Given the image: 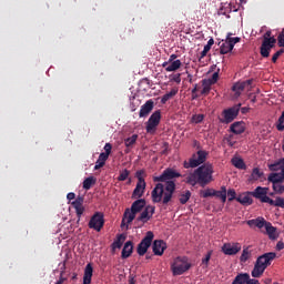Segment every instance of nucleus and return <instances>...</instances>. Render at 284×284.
<instances>
[{
    "mask_svg": "<svg viewBox=\"0 0 284 284\" xmlns=\"http://www.w3.org/2000/svg\"><path fill=\"white\" fill-rule=\"evenodd\" d=\"M213 174L214 166L212 163L207 162L195 169L194 172L190 173L184 181L187 183V185H192V187H194V185L205 187V185H210V183H212Z\"/></svg>",
    "mask_w": 284,
    "mask_h": 284,
    "instance_id": "f03ea898",
    "label": "nucleus"
},
{
    "mask_svg": "<svg viewBox=\"0 0 284 284\" xmlns=\"http://www.w3.org/2000/svg\"><path fill=\"white\" fill-rule=\"evenodd\" d=\"M230 132H232L233 134H243V132H245V122H234L230 126Z\"/></svg>",
    "mask_w": 284,
    "mask_h": 284,
    "instance_id": "b1692460",
    "label": "nucleus"
},
{
    "mask_svg": "<svg viewBox=\"0 0 284 284\" xmlns=\"http://www.w3.org/2000/svg\"><path fill=\"white\" fill-rule=\"evenodd\" d=\"M152 241H154V233L152 231H148L144 239L138 245L139 256H145V254H148V250H150Z\"/></svg>",
    "mask_w": 284,
    "mask_h": 284,
    "instance_id": "9d476101",
    "label": "nucleus"
},
{
    "mask_svg": "<svg viewBox=\"0 0 284 284\" xmlns=\"http://www.w3.org/2000/svg\"><path fill=\"white\" fill-rule=\"evenodd\" d=\"M240 251H241V243H233V244L225 243L222 246V252L226 256H234V255L239 254Z\"/></svg>",
    "mask_w": 284,
    "mask_h": 284,
    "instance_id": "4468645a",
    "label": "nucleus"
},
{
    "mask_svg": "<svg viewBox=\"0 0 284 284\" xmlns=\"http://www.w3.org/2000/svg\"><path fill=\"white\" fill-rule=\"evenodd\" d=\"M144 174H145V171L143 170L136 171L135 176L138 179V183H141V181H145V179H143Z\"/></svg>",
    "mask_w": 284,
    "mask_h": 284,
    "instance_id": "603ef678",
    "label": "nucleus"
},
{
    "mask_svg": "<svg viewBox=\"0 0 284 284\" xmlns=\"http://www.w3.org/2000/svg\"><path fill=\"white\" fill-rule=\"evenodd\" d=\"M103 225H105L103 213L101 212L94 213L89 222L90 230H95V232H101V230H103Z\"/></svg>",
    "mask_w": 284,
    "mask_h": 284,
    "instance_id": "f8f14e48",
    "label": "nucleus"
},
{
    "mask_svg": "<svg viewBox=\"0 0 284 284\" xmlns=\"http://www.w3.org/2000/svg\"><path fill=\"white\" fill-rule=\"evenodd\" d=\"M232 165H234V168H237V170H245V162L241 158H233Z\"/></svg>",
    "mask_w": 284,
    "mask_h": 284,
    "instance_id": "f704fd0d",
    "label": "nucleus"
},
{
    "mask_svg": "<svg viewBox=\"0 0 284 284\" xmlns=\"http://www.w3.org/2000/svg\"><path fill=\"white\" fill-rule=\"evenodd\" d=\"M97 184V178L89 176L83 181V190H91L92 185Z\"/></svg>",
    "mask_w": 284,
    "mask_h": 284,
    "instance_id": "72a5a7b5",
    "label": "nucleus"
},
{
    "mask_svg": "<svg viewBox=\"0 0 284 284\" xmlns=\"http://www.w3.org/2000/svg\"><path fill=\"white\" fill-rule=\"evenodd\" d=\"M239 112H241V103L225 109L222 111V116L220 118V123H232L236 116H239Z\"/></svg>",
    "mask_w": 284,
    "mask_h": 284,
    "instance_id": "0eeeda50",
    "label": "nucleus"
},
{
    "mask_svg": "<svg viewBox=\"0 0 284 284\" xmlns=\"http://www.w3.org/2000/svg\"><path fill=\"white\" fill-rule=\"evenodd\" d=\"M237 203H241V205H252L254 203V200L252 199V192L242 193L236 197Z\"/></svg>",
    "mask_w": 284,
    "mask_h": 284,
    "instance_id": "4be33fe9",
    "label": "nucleus"
},
{
    "mask_svg": "<svg viewBox=\"0 0 284 284\" xmlns=\"http://www.w3.org/2000/svg\"><path fill=\"white\" fill-rule=\"evenodd\" d=\"M178 58H179V55H176L174 53L171 54L170 58H169V63H172V62L176 61Z\"/></svg>",
    "mask_w": 284,
    "mask_h": 284,
    "instance_id": "0e129e2a",
    "label": "nucleus"
},
{
    "mask_svg": "<svg viewBox=\"0 0 284 284\" xmlns=\"http://www.w3.org/2000/svg\"><path fill=\"white\" fill-rule=\"evenodd\" d=\"M236 43H241V38H232L231 33H229L226 40L222 41V43H219L220 54H229V52H232V50H234V45H236Z\"/></svg>",
    "mask_w": 284,
    "mask_h": 284,
    "instance_id": "6e6552de",
    "label": "nucleus"
},
{
    "mask_svg": "<svg viewBox=\"0 0 284 284\" xmlns=\"http://www.w3.org/2000/svg\"><path fill=\"white\" fill-rule=\"evenodd\" d=\"M270 192L268 187L257 186L254 191L251 192V196L261 201V203H273L272 199L267 196Z\"/></svg>",
    "mask_w": 284,
    "mask_h": 284,
    "instance_id": "9b49d317",
    "label": "nucleus"
},
{
    "mask_svg": "<svg viewBox=\"0 0 284 284\" xmlns=\"http://www.w3.org/2000/svg\"><path fill=\"white\" fill-rule=\"evenodd\" d=\"M170 81H173L174 83H181V73L170 74L169 75Z\"/></svg>",
    "mask_w": 284,
    "mask_h": 284,
    "instance_id": "a18cd8bd",
    "label": "nucleus"
},
{
    "mask_svg": "<svg viewBox=\"0 0 284 284\" xmlns=\"http://www.w3.org/2000/svg\"><path fill=\"white\" fill-rule=\"evenodd\" d=\"M277 42L280 48H284V31L278 34Z\"/></svg>",
    "mask_w": 284,
    "mask_h": 284,
    "instance_id": "864d4df0",
    "label": "nucleus"
},
{
    "mask_svg": "<svg viewBox=\"0 0 284 284\" xmlns=\"http://www.w3.org/2000/svg\"><path fill=\"white\" fill-rule=\"evenodd\" d=\"M154 212H156L155 206H145V209L141 212L140 216L138 217V221H141L142 223H148V221H150V219L154 216Z\"/></svg>",
    "mask_w": 284,
    "mask_h": 284,
    "instance_id": "2eb2a0df",
    "label": "nucleus"
},
{
    "mask_svg": "<svg viewBox=\"0 0 284 284\" xmlns=\"http://www.w3.org/2000/svg\"><path fill=\"white\" fill-rule=\"evenodd\" d=\"M276 250H277V252H281V250H284V242L283 241L277 242Z\"/></svg>",
    "mask_w": 284,
    "mask_h": 284,
    "instance_id": "bf43d9fd",
    "label": "nucleus"
},
{
    "mask_svg": "<svg viewBox=\"0 0 284 284\" xmlns=\"http://www.w3.org/2000/svg\"><path fill=\"white\" fill-rule=\"evenodd\" d=\"M281 54H284V49H280L277 52L273 54L272 57L273 63H276V61H278V57H281Z\"/></svg>",
    "mask_w": 284,
    "mask_h": 284,
    "instance_id": "3c124183",
    "label": "nucleus"
},
{
    "mask_svg": "<svg viewBox=\"0 0 284 284\" xmlns=\"http://www.w3.org/2000/svg\"><path fill=\"white\" fill-rule=\"evenodd\" d=\"M276 128H277L278 132H283V130H284V112H282V115L278 118Z\"/></svg>",
    "mask_w": 284,
    "mask_h": 284,
    "instance_id": "79ce46f5",
    "label": "nucleus"
},
{
    "mask_svg": "<svg viewBox=\"0 0 284 284\" xmlns=\"http://www.w3.org/2000/svg\"><path fill=\"white\" fill-rule=\"evenodd\" d=\"M214 196L216 199H221L222 203H225V201H227V189L225 186H221L220 191H214Z\"/></svg>",
    "mask_w": 284,
    "mask_h": 284,
    "instance_id": "7c9ffc66",
    "label": "nucleus"
},
{
    "mask_svg": "<svg viewBox=\"0 0 284 284\" xmlns=\"http://www.w3.org/2000/svg\"><path fill=\"white\" fill-rule=\"evenodd\" d=\"M128 176H130V171H128V169H124L122 172H120L118 181H128Z\"/></svg>",
    "mask_w": 284,
    "mask_h": 284,
    "instance_id": "37998d69",
    "label": "nucleus"
},
{
    "mask_svg": "<svg viewBox=\"0 0 284 284\" xmlns=\"http://www.w3.org/2000/svg\"><path fill=\"white\" fill-rule=\"evenodd\" d=\"M161 123V110L154 111L149 120L145 123V130L148 134H154L156 132V128H159V124Z\"/></svg>",
    "mask_w": 284,
    "mask_h": 284,
    "instance_id": "1a4fd4ad",
    "label": "nucleus"
},
{
    "mask_svg": "<svg viewBox=\"0 0 284 284\" xmlns=\"http://www.w3.org/2000/svg\"><path fill=\"white\" fill-rule=\"evenodd\" d=\"M215 190L214 189H206L202 192H200V196H202V199H210V196H214Z\"/></svg>",
    "mask_w": 284,
    "mask_h": 284,
    "instance_id": "a19ab883",
    "label": "nucleus"
},
{
    "mask_svg": "<svg viewBox=\"0 0 284 284\" xmlns=\"http://www.w3.org/2000/svg\"><path fill=\"white\" fill-rule=\"evenodd\" d=\"M210 258H212V251H209L205 257L202 260V265H205V267H207V265L210 264Z\"/></svg>",
    "mask_w": 284,
    "mask_h": 284,
    "instance_id": "8fccbe9b",
    "label": "nucleus"
},
{
    "mask_svg": "<svg viewBox=\"0 0 284 284\" xmlns=\"http://www.w3.org/2000/svg\"><path fill=\"white\" fill-rule=\"evenodd\" d=\"M190 199H192V192L190 191H185L184 193L180 194V203L181 205H185V203H187V201H190Z\"/></svg>",
    "mask_w": 284,
    "mask_h": 284,
    "instance_id": "e433bc0d",
    "label": "nucleus"
},
{
    "mask_svg": "<svg viewBox=\"0 0 284 284\" xmlns=\"http://www.w3.org/2000/svg\"><path fill=\"white\" fill-rule=\"evenodd\" d=\"M268 205H273L274 207H282V210H284V197H276L275 200H272Z\"/></svg>",
    "mask_w": 284,
    "mask_h": 284,
    "instance_id": "ea45409f",
    "label": "nucleus"
},
{
    "mask_svg": "<svg viewBox=\"0 0 284 284\" xmlns=\"http://www.w3.org/2000/svg\"><path fill=\"white\" fill-rule=\"evenodd\" d=\"M205 45L209 47V49L212 50V47L214 45V39L211 38Z\"/></svg>",
    "mask_w": 284,
    "mask_h": 284,
    "instance_id": "69168bd1",
    "label": "nucleus"
},
{
    "mask_svg": "<svg viewBox=\"0 0 284 284\" xmlns=\"http://www.w3.org/2000/svg\"><path fill=\"white\" fill-rule=\"evenodd\" d=\"M108 156L105 155V153H100L97 163H101L103 166L105 165V161H108Z\"/></svg>",
    "mask_w": 284,
    "mask_h": 284,
    "instance_id": "de8ad7c7",
    "label": "nucleus"
},
{
    "mask_svg": "<svg viewBox=\"0 0 284 284\" xmlns=\"http://www.w3.org/2000/svg\"><path fill=\"white\" fill-rule=\"evenodd\" d=\"M190 267H192V264L187 262L186 256H178L171 264V272L173 276H181L185 274V272H187Z\"/></svg>",
    "mask_w": 284,
    "mask_h": 284,
    "instance_id": "20e7f679",
    "label": "nucleus"
},
{
    "mask_svg": "<svg viewBox=\"0 0 284 284\" xmlns=\"http://www.w3.org/2000/svg\"><path fill=\"white\" fill-rule=\"evenodd\" d=\"M123 243H125V235L124 234H119L116 236V240L112 243L111 247L112 250H121L123 247Z\"/></svg>",
    "mask_w": 284,
    "mask_h": 284,
    "instance_id": "cd10ccee",
    "label": "nucleus"
},
{
    "mask_svg": "<svg viewBox=\"0 0 284 284\" xmlns=\"http://www.w3.org/2000/svg\"><path fill=\"white\" fill-rule=\"evenodd\" d=\"M210 90H211L210 85H204L201 91V94H204V95L210 94Z\"/></svg>",
    "mask_w": 284,
    "mask_h": 284,
    "instance_id": "13d9d810",
    "label": "nucleus"
},
{
    "mask_svg": "<svg viewBox=\"0 0 284 284\" xmlns=\"http://www.w3.org/2000/svg\"><path fill=\"white\" fill-rule=\"evenodd\" d=\"M246 284H261V283L258 282V280L250 278V276H248V280H247Z\"/></svg>",
    "mask_w": 284,
    "mask_h": 284,
    "instance_id": "e2e57ef3",
    "label": "nucleus"
},
{
    "mask_svg": "<svg viewBox=\"0 0 284 284\" xmlns=\"http://www.w3.org/2000/svg\"><path fill=\"white\" fill-rule=\"evenodd\" d=\"M171 99L172 97H176V94H179V89L178 88H173L171 89V91L169 93H166Z\"/></svg>",
    "mask_w": 284,
    "mask_h": 284,
    "instance_id": "6e6d98bb",
    "label": "nucleus"
},
{
    "mask_svg": "<svg viewBox=\"0 0 284 284\" xmlns=\"http://www.w3.org/2000/svg\"><path fill=\"white\" fill-rule=\"evenodd\" d=\"M203 119H205V115L203 114H195L192 116L193 123H203Z\"/></svg>",
    "mask_w": 284,
    "mask_h": 284,
    "instance_id": "49530a36",
    "label": "nucleus"
},
{
    "mask_svg": "<svg viewBox=\"0 0 284 284\" xmlns=\"http://www.w3.org/2000/svg\"><path fill=\"white\" fill-rule=\"evenodd\" d=\"M145 181L140 180V182L136 183L135 189L132 193V199H141L143 194H145Z\"/></svg>",
    "mask_w": 284,
    "mask_h": 284,
    "instance_id": "412c9836",
    "label": "nucleus"
},
{
    "mask_svg": "<svg viewBox=\"0 0 284 284\" xmlns=\"http://www.w3.org/2000/svg\"><path fill=\"white\" fill-rule=\"evenodd\" d=\"M174 179H181V173L172 168L165 169L160 176H155L153 181L158 183L151 192L153 203H163L168 205L176 192V183ZM165 183V185H163Z\"/></svg>",
    "mask_w": 284,
    "mask_h": 284,
    "instance_id": "f257e3e1",
    "label": "nucleus"
},
{
    "mask_svg": "<svg viewBox=\"0 0 284 284\" xmlns=\"http://www.w3.org/2000/svg\"><path fill=\"white\" fill-rule=\"evenodd\" d=\"M268 170L271 172H280V176L284 179V158L268 164Z\"/></svg>",
    "mask_w": 284,
    "mask_h": 284,
    "instance_id": "aec40b11",
    "label": "nucleus"
},
{
    "mask_svg": "<svg viewBox=\"0 0 284 284\" xmlns=\"http://www.w3.org/2000/svg\"><path fill=\"white\" fill-rule=\"evenodd\" d=\"M210 81L211 83H216L219 81V72H214Z\"/></svg>",
    "mask_w": 284,
    "mask_h": 284,
    "instance_id": "4d7b16f0",
    "label": "nucleus"
},
{
    "mask_svg": "<svg viewBox=\"0 0 284 284\" xmlns=\"http://www.w3.org/2000/svg\"><path fill=\"white\" fill-rule=\"evenodd\" d=\"M277 172L278 173H271L268 175V181L273 184H278L284 180L283 175H281V171H277Z\"/></svg>",
    "mask_w": 284,
    "mask_h": 284,
    "instance_id": "2f4dec72",
    "label": "nucleus"
},
{
    "mask_svg": "<svg viewBox=\"0 0 284 284\" xmlns=\"http://www.w3.org/2000/svg\"><path fill=\"white\" fill-rule=\"evenodd\" d=\"M240 110H241L242 114H247V112H250L248 106H243V108L240 106Z\"/></svg>",
    "mask_w": 284,
    "mask_h": 284,
    "instance_id": "338daca9",
    "label": "nucleus"
},
{
    "mask_svg": "<svg viewBox=\"0 0 284 284\" xmlns=\"http://www.w3.org/2000/svg\"><path fill=\"white\" fill-rule=\"evenodd\" d=\"M102 154L106 155L108 158H110V154H112V144L106 143L104 145V152H102Z\"/></svg>",
    "mask_w": 284,
    "mask_h": 284,
    "instance_id": "09e8293b",
    "label": "nucleus"
},
{
    "mask_svg": "<svg viewBox=\"0 0 284 284\" xmlns=\"http://www.w3.org/2000/svg\"><path fill=\"white\" fill-rule=\"evenodd\" d=\"M152 250L155 256H163V253L168 250V244L163 240H155Z\"/></svg>",
    "mask_w": 284,
    "mask_h": 284,
    "instance_id": "a211bd4d",
    "label": "nucleus"
},
{
    "mask_svg": "<svg viewBox=\"0 0 284 284\" xmlns=\"http://www.w3.org/2000/svg\"><path fill=\"white\" fill-rule=\"evenodd\" d=\"M264 272H265V266H260V264L255 263L251 275L253 276V278H261Z\"/></svg>",
    "mask_w": 284,
    "mask_h": 284,
    "instance_id": "c756f323",
    "label": "nucleus"
},
{
    "mask_svg": "<svg viewBox=\"0 0 284 284\" xmlns=\"http://www.w3.org/2000/svg\"><path fill=\"white\" fill-rule=\"evenodd\" d=\"M264 272H265V266H260V264L255 263L251 275L253 276V278H261Z\"/></svg>",
    "mask_w": 284,
    "mask_h": 284,
    "instance_id": "c85d7f7f",
    "label": "nucleus"
},
{
    "mask_svg": "<svg viewBox=\"0 0 284 284\" xmlns=\"http://www.w3.org/2000/svg\"><path fill=\"white\" fill-rule=\"evenodd\" d=\"M209 154L210 153L205 150L197 151L195 154L192 155L189 162H184V168L189 170V168H199V165H203V163L207 161Z\"/></svg>",
    "mask_w": 284,
    "mask_h": 284,
    "instance_id": "39448f33",
    "label": "nucleus"
},
{
    "mask_svg": "<svg viewBox=\"0 0 284 284\" xmlns=\"http://www.w3.org/2000/svg\"><path fill=\"white\" fill-rule=\"evenodd\" d=\"M273 190H274V192H283V191L281 190V185H277V186H276V184H273Z\"/></svg>",
    "mask_w": 284,
    "mask_h": 284,
    "instance_id": "774afa93",
    "label": "nucleus"
},
{
    "mask_svg": "<svg viewBox=\"0 0 284 284\" xmlns=\"http://www.w3.org/2000/svg\"><path fill=\"white\" fill-rule=\"evenodd\" d=\"M274 258H276V253H265L262 256L257 257L256 260V264L264 267V270H267L268 265H272V261H274Z\"/></svg>",
    "mask_w": 284,
    "mask_h": 284,
    "instance_id": "ddd939ff",
    "label": "nucleus"
},
{
    "mask_svg": "<svg viewBox=\"0 0 284 284\" xmlns=\"http://www.w3.org/2000/svg\"><path fill=\"white\" fill-rule=\"evenodd\" d=\"M143 207H145V199H139L134 201L131 205V209H126L124 211L121 227H128V225H130V223L136 219V214L143 211Z\"/></svg>",
    "mask_w": 284,
    "mask_h": 284,
    "instance_id": "7ed1b4c3",
    "label": "nucleus"
},
{
    "mask_svg": "<svg viewBox=\"0 0 284 284\" xmlns=\"http://www.w3.org/2000/svg\"><path fill=\"white\" fill-rule=\"evenodd\" d=\"M136 139H139L138 134H133L132 136L126 138L124 140L125 148H134V143H136Z\"/></svg>",
    "mask_w": 284,
    "mask_h": 284,
    "instance_id": "c9c22d12",
    "label": "nucleus"
},
{
    "mask_svg": "<svg viewBox=\"0 0 284 284\" xmlns=\"http://www.w3.org/2000/svg\"><path fill=\"white\" fill-rule=\"evenodd\" d=\"M265 230L271 241H276V239H278V233L276 232V227H274L270 222L266 224Z\"/></svg>",
    "mask_w": 284,
    "mask_h": 284,
    "instance_id": "bb28decb",
    "label": "nucleus"
},
{
    "mask_svg": "<svg viewBox=\"0 0 284 284\" xmlns=\"http://www.w3.org/2000/svg\"><path fill=\"white\" fill-rule=\"evenodd\" d=\"M252 181H258V179H263V171L258 168H254L251 174Z\"/></svg>",
    "mask_w": 284,
    "mask_h": 284,
    "instance_id": "58836bf2",
    "label": "nucleus"
},
{
    "mask_svg": "<svg viewBox=\"0 0 284 284\" xmlns=\"http://www.w3.org/2000/svg\"><path fill=\"white\" fill-rule=\"evenodd\" d=\"M271 37H272V31H266L264 36V41L262 42L261 50H260L261 55L264 59H267V57H270V52L272 51V48H274V45L276 44V39Z\"/></svg>",
    "mask_w": 284,
    "mask_h": 284,
    "instance_id": "423d86ee",
    "label": "nucleus"
},
{
    "mask_svg": "<svg viewBox=\"0 0 284 284\" xmlns=\"http://www.w3.org/2000/svg\"><path fill=\"white\" fill-rule=\"evenodd\" d=\"M227 196H229V201L232 202V201H236V199L239 196H236V191L234 189H230L227 192H226Z\"/></svg>",
    "mask_w": 284,
    "mask_h": 284,
    "instance_id": "c03bdc74",
    "label": "nucleus"
},
{
    "mask_svg": "<svg viewBox=\"0 0 284 284\" xmlns=\"http://www.w3.org/2000/svg\"><path fill=\"white\" fill-rule=\"evenodd\" d=\"M93 274H94V268L92 267V264L91 263L87 264L84 268L83 284H91Z\"/></svg>",
    "mask_w": 284,
    "mask_h": 284,
    "instance_id": "5701e85b",
    "label": "nucleus"
},
{
    "mask_svg": "<svg viewBox=\"0 0 284 284\" xmlns=\"http://www.w3.org/2000/svg\"><path fill=\"white\" fill-rule=\"evenodd\" d=\"M132 252H134V244L132 241L125 242L123 248H122V258H130L132 256Z\"/></svg>",
    "mask_w": 284,
    "mask_h": 284,
    "instance_id": "393cba45",
    "label": "nucleus"
},
{
    "mask_svg": "<svg viewBox=\"0 0 284 284\" xmlns=\"http://www.w3.org/2000/svg\"><path fill=\"white\" fill-rule=\"evenodd\" d=\"M181 65H183L181 60H175L173 62H170L169 67H166V72H176V70H179Z\"/></svg>",
    "mask_w": 284,
    "mask_h": 284,
    "instance_id": "473e14b6",
    "label": "nucleus"
},
{
    "mask_svg": "<svg viewBox=\"0 0 284 284\" xmlns=\"http://www.w3.org/2000/svg\"><path fill=\"white\" fill-rule=\"evenodd\" d=\"M83 196L79 195L72 203V207H74L78 219H81L83 216V213L85 212V207H83Z\"/></svg>",
    "mask_w": 284,
    "mask_h": 284,
    "instance_id": "6ab92c4d",
    "label": "nucleus"
},
{
    "mask_svg": "<svg viewBox=\"0 0 284 284\" xmlns=\"http://www.w3.org/2000/svg\"><path fill=\"white\" fill-rule=\"evenodd\" d=\"M67 199H68V201H74V199H77V194H74V193H68L67 194Z\"/></svg>",
    "mask_w": 284,
    "mask_h": 284,
    "instance_id": "680f3d73",
    "label": "nucleus"
},
{
    "mask_svg": "<svg viewBox=\"0 0 284 284\" xmlns=\"http://www.w3.org/2000/svg\"><path fill=\"white\" fill-rule=\"evenodd\" d=\"M252 83H254L253 79H250V80H246L243 82H237V83L233 84L232 91L235 92V97H241V92H243V90H245V88L252 87Z\"/></svg>",
    "mask_w": 284,
    "mask_h": 284,
    "instance_id": "f3484780",
    "label": "nucleus"
},
{
    "mask_svg": "<svg viewBox=\"0 0 284 284\" xmlns=\"http://www.w3.org/2000/svg\"><path fill=\"white\" fill-rule=\"evenodd\" d=\"M170 99H172V98L166 93V94H164V95L162 97L161 103L165 104V103H168V101H169Z\"/></svg>",
    "mask_w": 284,
    "mask_h": 284,
    "instance_id": "052dcab7",
    "label": "nucleus"
},
{
    "mask_svg": "<svg viewBox=\"0 0 284 284\" xmlns=\"http://www.w3.org/2000/svg\"><path fill=\"white\" fill-rule=\"evenodd\" d=\"M154 110V100H148L140 109V119L150 116V113Z\"/></svg>",
    "mask_w": 284,
    "mask_h": 284,
    "instance_id": "dca6fc26",
    "label": "nucleus"
},
{
    "mask_svg": "<svg viewBox=\"0 0 284 284\" xmlns=\"http://www.w3.org/2000/svg\"><path fill=\"white\" fill-rule=\"evenodd\" d=\"M246 223L250 225V227L255 225V227H258V230H263V227H266L270 222L265 221L263 217H257L254 220H248Z\"/></svg>",
    "mask_w": 284,
    "mask_h": 284,
    "instance_id": "a878e982",
    "label": "nucleus"
},
{
    "mask_svg": "<svg viewBox=\"0 0 284 284\" xmlns=\"http://www.w3.org/2000/svg\"><path fill=\"white\" fill-rule=\"evenodd\" d=\"M210 50H211L210 47L204 45L203 51L200 53V61H201V59H205V57H207V52Z\"/></svg>",
    "mask_w": 284,
    "mask_h": 284,
    "instance_id": "5fc2aeb1",
    "label": "nucleus"
},
{
    "mask_svg": "<svg viewBox=\"0 0 284 284\" xmlns=\"http://www.w3.org/2000/svg\"><path fill=\"white\" fill-rule=\"evenodd\" d=\"M251 253H250V246H246L243 248L242 255L240 256L241 263H247L250 260Z\"/></svg>",
    "mask_w": 284,
    "mask_h": 284,
    "instance_id": "4c0bfd02",
    "label": "nucleus"
}]
</instances>
